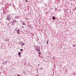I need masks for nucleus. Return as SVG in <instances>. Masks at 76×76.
<instances>
[{
	"instance_id": "obj_8",
	"label": "nucleus",
	"mask_w": 76,
	"mask_h": 76,
	"mask_svg": "<svg viewBox=\"0 0 76 76\" xmlns=\"http://www.w3.org/2000/svg\"><path fill=\"white\" fill-rule=\"evenodd\" d=\"M20 51H23V49H21L20 50Z\"/></svg>"
},
{
	"instance_id": "obj_23",
	"label": "nucleus",
	"mask_w": 76,
	"mask_h": 76,
	"mask_svg": "<svg viewBox=\"0 0 76 76\" xmlns=\"http://www.w3.org/2000/svg\"><path fill=\"white\" fill-rule=\"evenodd\" d=\"M54 58V57H53V58Z\"/></svg>"
},
{
	"instance_id": "obj_5",
	"label": "nucleus",
	"mask_w": 76,
	"mask_h": 76,
	"mask_svg": "<svg viewBox=\"0 0 76 76\" xmlns=\"http://www.w3.org/2000/svg\"><path fill=\"white\" fill-rule=\"evenodd\" d=\"M22 45H25V44H24V43H23L22 44Z\"/></svg>"
},
{
	"instance_id": "obj_21",
	"label": "nucleus",
	"mask_w": 76,
	"mask_h": 76,
	"mask_svg": "<svg viewBox=\"0 0 76 76\" xmlns=\"http://www.w3.org/2000/svg\"><path fill=\"white\" fill-rule=\"evenodd\" d=\"M18 76H20V75H18Z\"/></svg>"
},
{
	"instance_id": "obj_3",
	"label": "nucleus",
	"mask_w": 76,
	"mask_h": 76,
	"mask_svg": "<svg viewBox=\"0 0 76 76\" xmlns=\"http://www.w3.org/2000/svg\"><path fill=\"white\" fill-rule=\"evenodd\" d=\"M18 56H19V55H20V52H19L18 53Z\"/></svg>"
},
{
	"instance_id": "obj_6",
	"label": "nucleus",
	"mask_w": 76,
	"mask_h": 76,
	"mask_svg": "<svg viewBox=\"0 0 76 76\" xmlns=\"http://www.w3.org/2000/svg\"><path fill=\"white\" fill-rule=\"evenodd\" d=\"M23 25H25V23H23Z\"/></svg>"
},
{
	"instance_id": "obj_19",
	"label": "nucleus",
	"mask_w": 76,
	"mask_h": 76,
	"mask_svg": "<svg viewBox=\"0 0 76 76\" xmlns=\"http://www.w3.org/2000/svg\"><path fill=\"white\" fill-rule=\"evenodd\" d=\"M73 10H75V9H73Z\"/></svg>"
},
{
	"instance_id": "obj_22",
	"label": "nucleus",
	"mask_w": 76,
	"mask_h": 76,
	"mask_svg": "<svg viewBox=\"0 0 76 76\" xmlns=\"http://www.w3.org/2000/svg\"><path fill=\"white\" fill-rule=\"evenodd\" d=\"M56 76H58V75H56Z\"/></svg>"
},
{
	"instance_id": "obj_9",
	"label": "nucleus",
	"mask_w": 76,
	"mask_h": 76,
	"mask_svg": "<svg viewBox=\"0 0 76 76\" xmlns=\"http://www.w3.org/2000/svg\"><path fill=\"white\" fill-rule=\"evenodd\" d=\"M37 51H39V52H40V50H37Z\"/></svg>"
},
{
	"instance_id": "obj_1",
	"label": "nucleus",
	"mask_w": 76,
	"mask_h": 76,
	"mask_svg": "<svg viewBox=\"0 0 76 76\" xmlns=\"http://www.w3.org/2000/svg\"><path fill=\"white\" fill-rule=\"evenodd\" d=\"M17 28H15V31H17V34H20V33H21L20 31L19 30L18 31V30H17Z\"/></svg>"
},
{
	"instance_id": "obj_13",
	"label": "nucleus",
	"mask_w": 76,
	"mask_h": 76,
	"mask_svg": "<svg viewBox=\"0 0 76 76\" xmlns=\"http://www.w3.org/2000/svg\"><path fill=\"white\" fill-rule=\"evenodd\" d=\"M26 1V2H28V0H27V1Z\"/></svg>"
},
{
	"instance_id": "obj_16",
	"label": "nucleus",
	"mask_w": 76,
	"mask_h": 76,
	"mask_svg": "<svg viewBox=\"0 0 76 76\" xmlns=\"http://www.w3.org/2000/svg\"><path fill=\"white\" fill-rule=\"evenodd\" d=\"M10 20V19L9 20Z\"/></svg>"
},
{
	"instance_id": "obj_4",
	"label": "nucleus",
	"mask_w": 76,
	"mask_h": 76,
	"mask_svg": "<svg viewBox=\"0 0 76 76\" xmlns=\"http://www.w3.org/2000/svg\"><path fill=\"white\" fill-rule=\"evenodd\" d=\"M73 47H76V46H75V45H73Z\"/></svg>"
},
{
	"instance_id": "obj_10",
	"label": "nucleus",
	"mask_w": 76,
	"mask_h": 76,
	"mask_svg": "<svg viewBox=\"0 0 76 76\" xmlns=\"http://www.w3.org/2000/svg\"><path fill=\"white\" fill-rule=\"evenodd\" d=\"M64 12L65 13H66V11L64 10Z\"/></svg>"
},
{
	"instance_id": "obj_20",
	"label": "nucleus",
	"mask_w": 76,
	"mask_h": 76,
	"mask_svg": "<svg viewBox=\"0 0 76 76\" xmlns=\"http://www.w3.org/2000/svg\"><path fill=\"white\" fill-rule=\"evenodd\" d=\"M5 63H6V62H7V61H5Z\"/></svg>"
},
{
	"instance_id": "obj_18",
	"label": "nucleus",
	"mask_w": 76,
	"mask_h": 76,
	"mask_svg": "<svg viewBox=\"0 0 76 76\" xmlns=\"http://www.w3.org/2000/svg\"><path fill=\"white\" fill-rule=\"evenodd\" d=\"M23 73H25V72H23Z\"/></svg>"
},
{
	"instance_id": "obj_15",
	"label": "nucleus",
	"mask_w": 76,
	"mask_h": 76,
	"mask_svg": "<svg viewBox=\"0 0 76 76\" xmlns=\"http://www.w3.org/2000/svg\"><path fill=\"white\" fill-rule=\"evenodd\" d=\"M7 39H6V40H5V41H7Z\"/></svg>"
},
{
	"instance_id": "obj_17",
	"label": "nucleus",
	"mask_w": 76,
	"mask_h": 76,
	"mask_svg": "<svg viewBox=\"0 0 76 76\" xmlns=\"http://www.w3.org/2000/svg\"><path fill=\"white\" fill-rule=\"evenodd\" d=\"M38 66H39V64H38Z\"/></svg>"
},
{
	"instance_id": "obj_12",
	"label": "nucleus",
	"mask_w": 76,
	"mask_h": 76,
	"mask_svg": "<svg viewBox=\"0 0 76 76\" xmlns=\"http://www.w3.org/2000/svg\"><path fill=\"white\" fill-rule=\"evenodd\" d=\"M20 57H21V55H20V56H19Z\"/></svg>"
},
{
	"instance_id": "obj_11",
	"label": "nucleus",
	"mask_w": 76,
	"mask_h": 76,
	"mask_svg": "<svg viewBox=\"0 0 76 76\" xmlns=\"http://www.w3.org/2000/svg\"><path fill=\"white\" fill-rule=\"evenodd\" d=\"M39 54H41V53H39Z\"/></svg>"
},
{
	"instance_id": "obj_14",
	"label": "nucleus",
	"mask_w": 76,
	"mask_h": 76,
	"mask_svg": "<svg viewBox=\"0 0 76 76\" xmlns=\"http://www.w3.org/2000/svg\"><path fill=\"white\" fill-rule=\"evenodd\" d=\"M58 11H59V12H60V10H59Z\"/></svg>"
},
{
	"instance_id": "obj_7",
	"label": "nucleus",
	"mask_w": 76,
	"mask_h": 76,
	"mask_svg": "<svg viewBox=\"0 0 76 76\" xmlns=\"http://www.w3.org/2000/svg\"><path fill=\"white\" fill-rule=\"evenodd\" d=\"M57 8H56V9H55V10L57 11Z\"/></svg>"
},
{
	"instance_id": "obj_2",
	"label": "nucleus",
	"mask_w": 76,
	"mask_h": 76,
	"mask_svg": "<svg viewBox=\"0 0 76 76\" xmlns=\"http://www.w3.org/2000/svg\"><path fill=\"white\" fill-rule=\"evenodd\" d=\"M52 19L53 20H54V19H56V18H55V17L54 16L52 18Z\"/></svg>"
},
{
	"instance_id": "obj_24",
	"label": "nucleus",
	"mask_w": 76,
	"mask_h": 76,
	"mask_svg": "<svg viewBox=\"0 0 76 76\" xmlns=\"http://www.w3.org/2000/svg\"><path fill=\"white\" fill-rule=\"evenodd\" d=\"M21 43H22V42Z\"/></svg>"
}]
</instances>
